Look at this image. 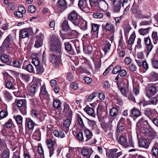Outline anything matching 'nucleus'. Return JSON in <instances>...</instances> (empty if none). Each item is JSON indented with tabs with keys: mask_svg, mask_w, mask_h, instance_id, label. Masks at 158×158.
<instances>
[{
	"mask_svg": "<svg viewBox=\"0 0 158 158\" xmlns=\"http://www.w3.org/2000/svg\"><path fill=\"white\" fill-rule=\"evenodd\" d=\"M53 135L56 137H60L61 138H64L65 136L64 132L61 130H58L55 129L53 131Z\"/></svg>",
	"mask_w": 158,
	"mask_h": 158,
	"instance_id": "6ab92c4d",
	"label": "nucleus"
},
{
	"mask_svg": "<svg viewBox=\"0 0 158 158\" xmlns=\"http://www.w3.org/2000/svg\"><path fill=\"white\" fill-rule=\"evenodd\" d=\"M144 42L146 45L147 55H148L153 48V45L151 42V39L149 36L144 38Z\"/></svg>",
	"mask_w": 158,
	"mask_h": 158,
	"instance_id": "1a4fd4ad",
	"label": "nucleus"
},
{
	"mask_svg": "<svg viewBox=\"0 0 158 158\" xmlns=\"http://www.w3.org/2000/svg\"><path fill=\"white\" fill-rule=\"evenodd\" d=\"M149 94H147L148 98L156 95L158 92V83L152 84L148 88Z\"/></svg>",
	"mask_w": 158,
	"mask_h": 158,
	"instance_id": "423d86ee",
	"label": "nucleus"
},
{
	"mask_svg": "<svg viewBox=\"0 0 158 158\" xmlns=\"http://www.w3.org/2000/svg\"><path fill=\"white\" fill-rule=\"evenodd\" d=\"M123 154L122 152L117 148L110 149L106 153L108 158H120Z\"/></svg>",
	"mask_w": 158,
	"mask_h": 158,
	"instance_id": "f03ea898",
	"label": "nucleus"
},
{
	"mask_svg": "<svg viewBox=\"0 0 158 158\" xmlns=\"http://www.w3.org/2000/svg\"><path fill=\"white\" fill-rule=\"evenodd\" d=\"M20 112L23 115L26 114V100L20 99Z\"/></svg>",
	"mask_w": 158,
	"mask_h": 158,
	"instance_id": "4468645a",
	"label": "nucleus"
},
{
	"mask_svg": "<svg viewBox=\"0 0 158 158\" xmlns=\"http://www.w3.org/2000/svg\"><path fill=\"white\" fill-rule=\"evenodd\" d=\"M150 28V27H148L145 29H140L139 30V32L140 35H143L148 33Z\"/></svg>",
	"mask_w": 158,
	"mask_h": 158,
	"instance_id": "49530a36",
	"label": "nucleus"
},
{
	"mask_svg": "<svg viewBox=\"0 0 158 158\" xmlns=\"http://www.w3.org/2000/svg\"><path fill=\"white\" fill-rule=\"evenodd\" d=\"M101 65V61L100 60H97L94 63L95 69L94 72L95 73L97 72L98 69H100Z\"/></svg>",
	"mask_w": 158,
	"mask_h": 158,
	"instance_id": "a19ab883",
	"label": "nucleus"
},
{
	"mask_svg": "<svg viewBox=\"0 0 158 158\" xmlns=\"http://www.w3.org/2000/svg\"><path fill=\"white\" fill-rule=\"evenodd\" d=\"M141 115V113L140 110L137 108L134 107L131 111L130 116L135 119Z\"/></svg>",
	"mask_w": 158,
	"mask_h": 158,
	"instance_id": "ddd939ff",
	"label": "nucleus"
},
{
	"mask_svg": "<svg viewBox=\"0 0 158 158\" xmlns=\"http://www.w3.org/2000/svg\"><path fill=\"white\" fill-rule=\"evenodd\" d=\"M101 126L103 129L106 133H107L110 130H111L110 129V127L106 123L102 124Z\"/></svg>",
	"mask_w": 158,
	"mask_h": 158,
	"instance_id": "864d4df0",
	"label": "nucleus"
},
{
	"mask_svg": "<svg viewBox=\"0 0 158 158\" xmlns=\"http://www.w3.org/2000/svg\"><path fill=\"white\" fill-rule=\"evenodd\" d=\"M157 135L156 133L153 130L150 131L148 134V138L152 140Z\"/></svg>",
	"mask_w": 158,
	"mask_h": 158,
	"instance_id": "e433bc0d",
	"label": "nucleus"
},
{
	"mask_svg": "<svg viewBox=\"0 0 158 158\" xmlns=\"http://www.w3.org/2000/svg\"><path fill=\"white\" fill-rule=\"evenodd\" d=\"M91 6H98V5L100 0H89Z\"/></svg>",
	"mask_w": 158,
	"mask_h": 158,
	"instance_id": "e2e57ef3",
	"label": "nucleus"
},
{
	"mask_svg": "<svg viewBox=\"0 0 158 158\" xmlns=\"http://www.w3.org/2000/svg\"><path fill=\"white\" fill-rule=\"evenodd\" d=\"M13 42L12 36L11 34L9 35L4 40L3 44H5L6 48H9L10 43Z\"/></svg>",
	"mask_w": 158,
	"mask_h": 158,
	"instance_id": "f3484780",
	"label": "nucleus"
},
{
	"mask_svg": "<svg viewBox=\"0 0 158 158\" xmlns=\"http://www.w3.org/2000/svg\"><path fill=\"white\" fill-rule=\"evenodd\" d=\"M104 27L106 31H114V27L113 25L110 22L106 23Z\"/></svg>",
	"mask_w": 158,
	"mask_h": 158,
	"instance_id": "473e14b6",
	"label": "nucleus"
},
{
	"mask_svg": "<svg viewBox=\"0 0 158 158\" xmlns=\"http://www.w3.org/2000/svg\"><path fill=\"white\" fill-rule=\"evenodd\" d=\"M118 125H126V122L125 118L121 117L118 123Z\"/></svg>",
	"mask_w": 158,
	"mask_h": 158,
	"instance_id": "0e129e2a",
	"label": "nucleus"
},
{
	"mask_svg": "<svg viewBox=\"0 0 158 158\" xmlns=\"http://www.w3.org/2000/svg\"><path fill=\"white\" fill-rule=\"evenodd\" d=\"M117 86L121 94L124 96L127 97L130 93L128 88V82L127 81L126 83L122 84L121 86L119 85L118 82L117 83Z\"/></svg>",
	"mask_w": 158,
	"mask_h": 158,
	"instance_id": "7ed1b4c3",
	"label": "nucleus"
},
{
	"mask_svg": "<svg viewBox=\"0 0 158 158\" xmlns=\"http://www.w3.org/2000/svg\"><path fill=\"white\" fill-rule=\"evenodd\" d=\"M0 57L2 61L4 63L8 62L9 60L8 56L5 54L0 56Z\"/></svg>",
	"mask_w": 158,
	"mask_h": 158,
	"instance_id": "8fccbe9b",
	"label": "nucleus"
},
{
	"mask_svg": "<svg viewBox=\"0 0 158 158\" xmlns=\"http://www.w3.org/2000/svg\"><path fill=\"white\" fill-rule=\"evenodd\" d=\"M111 44L108 42H107L102 47V49L103 50L104 54L105 55L106 53L108 52L110 49Z\"/></svg>",
	"mask_w": 158,
	"mask_h": 158,
	"instance_id": "f704fd0d",
	"label": "nucleus"
},
{
	"mask_svg": "<svg viewBox=\"0 0 158 158\" xmlns=\"http://www.w3.org/2000/svg\"><path fill=\"white\" fill-rule=\"evenodd\" d=\"M84 110L88 114L92 116H94L95 115L94 109L89 106H86Z\"/></svg>",
	"mask_w": 158,
	"mask_h": 158,
	"instance_id": "393cba45",
	"label": "nucleus"
},
{
	"mask_svg": "<svg viewBox=\"0 0 158 158\" xmlns=\"http://www.w3.org/2000/svg\"><path fill=\"white\" fill-rule=\"evenodd\" d=\"M121 67L119 65L116 66L113 69L112 73L113 74H115L119 72L121 69Z\"/></svg>",
	"mask_w": 158,
	"mask_h": 158,
	"instance_id": "13d9d810",
	"label": "nucleus"
},
{
	"mask_svg": "<svg viewBox=\"0 0 158 158\" xmlns=\"http://www.w3.org/2000/svg\"><path fill=\"white\" fill-rule=\"evenodd\" d=\"M119 112L118 109L115 107H113L110 111V115L112 117H116L118 115Z\"/></svg>",
	"mask_w": 158,
	"mask_h": 158,
	"instance_id": "7c9ffc66",
	"label": "nucleus"
},
{
	"mask_svg": "<svg viewBox=\"0 0 158 158\" xmlns=\"http://www.w3.org/2000/svg\"><path fill=\"white\" fill-rule=\"evenodd\" d=\"M61 55L52 53L50 54V60L52 63L54 64H58L60 62Z\"/></svg>",
	"mask_w": 158,
	"mask_h": 158,
	"instance_id": "9d476101",
	"label": "nucleus"
},
{
	"mask_svg": "<svg viewBox=\"0 0 158 158\" xmlns=\"http://www.w3.org/2000/svg\"><path fill=\"white\" fill-rule=\"evenodd\" d=\"M38 85L36 84H33L31 85L28 89V92L30 95L33 96L35 94L38 90Z\"/></svg>",
	"mask_w": 158,
	"mask_h": 158,
	"instance_id": "2eb2a0df",
	"label": "nucleus"
},
{
	"mask_svg": "<svg viewBox=\"0 0 158 158\" xmlns=\"http://www.w3.org/2000/svg\"><path fill=\"white\" fill-rule=\"evenodd\" d=\"M0 27L4 30H6L8 28L7 25L2 19H0Z\"/></svg>",
	"mask_w": 158,
	"mask_h": 158,
	"instance_id": "79ce46f5",
	"label": "nucleus"
},
{
	"mask_svg": "<svg viewBox=\"0 0 158 158\" xmlns=\"http://www.w3.org/2000/svg\"><path fill=\"white\" fill-rule=\"evenodd\" d=\"M64 112L68 114L69 116H71L72 114V111L67 104L64 105Z\"/></svg>",
	"mask_w": 158,
	"mask_h": 158,
	"instance_id": "c756f323",
	"label": "nucleus"
},
{
	"mask_svg": "<svg viewBox=\"0 0 158 158\" xmlns=\"http://www.w3.org/2000/svg\"><path fill=\"white\" fill-rule=\"evenodd\" d=\"M76 137L77 139L81 142L85 141L84 139V137L83 135V134L81 132H79L76 135Z\"/></svg>",
	"mask_w": 158,
	"mask_h": 158,
	"instance_id": "3c124183",
	"label": "nucleus"
},
{
	"mask_svg": "<svg viewBox=\"0 0 158 158\" xmlns=\"http://www.w3.org/2000/svg\"><path fill=\"white\" fill-rule=\"evenodd\" d=\"M65 49L68 52H71L72 51V47L68 42L64 43Z\"/></svg>",
	"mask_w": 158,
	"mask_h": 158,
	"instance_id": "5fc2aeb1",
	"label": "nucleus"
},
{
	"mask_svg": "<svg viewBox=\"0 0 158 158\" xmlns=\"http://www.w3.org/2000/svg\"><path fill=\"white\" fill-rule=\"evenodd\" d=\"M3 93L7 99L10 100L12 99V97L8 92L5 91L3 92Z\"/></svg>",
	"mask_w": 158,
	"mask_h": 158,
	"instance_id": "bf43d9fd",
	"label": "nucleus"
},
{
	"mask_svg": "<svg viewBox=\"0 0 158 158\" xmlns=\"http://www.w3.org/2000/svg\"><path fill=\"white\" fill-rule=\"evenodd\" d=\"M156 97H154L150 99L149 101V104L156 105L158 102Z\"/></svg>",
	"mask_w": 158,
	"mask_h": 158,
	"instance_id": "4d7b16f0",
	"label": "nucleus"
},
{
	"mask_svg": "<svg viewBox=\"0 0 158 158\" xmlns=\"http://www.w3.org/2000/svg\"><path fill=\"white\" fill-rule=\"evenodd\" d=\"M135 38V34L132 33L130 36L128 41V44L131 47L134 42Z\"/></svg>",
	"mask_w": 158,
	"mask_h": 158,
	"instance_id": "c9c22d12",
	"label": "nucleus"
},
{
	"mask_svg": "<svg viewBox=\"0 0 158 158\" xmlns=\"http://www.w3.org/2000/svg\"><path fill=\"white\" fill-rule=\"evenodd\" d=\"M114 6L113 9L115 12L120 11L121 8V2L120 1H113Z\"/></svg>",
	"mask_w": 158,
	"mask_h": 158,
	"instance_id": "cd10ccee",
	"label": "nucleus"
},
{
	"mask_svg": "<svg viewBox=\"0 0 158 158\" xmlns=\"http://www.w3.org/2000/svg\"><path fill=\"white\" fill-rule=\"evenodd\" d=\"M97 93L94 92L90 95L87 98V100L89 102H91L93 99L96 96Z\"/></svg>",
	"mask_w": 158,
	"mask_h": 158,
	"instance_id": "680f3d73",
	"label": "nucleus"
},
{
	"mask_svg": "<svg viewBox=\"0 0 158 158\" xmlns=\"http://www.w3.org/2000/svg\"><path fill=\"white\" fill-rule=\"evenodd\" d=\"M122 6L123 7L127 6L125 9L124 11H128L130 8V4L128 2V0H123L122 3Z\"/></svg>",
	"mask_w": 158,
	"mask_h": 158,
	"instance_id": "09e8293b",
	"label": "nucleus"
},
{
	"mask_svg": "<svg viewBox=\"0 0 158 158\" xmlns=\"http://www.w3.org/2000/svg\"><path fill=\"white\" fill-rule=\"evenodd\" d=\"M71 121L70 119H67L64 122V126L66 128L69 127L71 124Z\"/></svg>",
	"mask_w": 158,
	"mask_h": 158,
	"instance_id": "69168bd1",
	"label": "nucleus"
},
{
	"mask_svg": "<svg viewBox=\"0 0 158 158\" xmlns=\"http://www.w3.org/2000/svg\"><path fill=\"white\" fill-rule=\"evenodd\" d=\"M37 73L38 74H42L44 71V68L43 66L40 64L36 67Z\"/></svg>",
	"mask_w": 158,
	"mask_h": 158,
	"instance_id": "58836bf2",
	"label": "nucleus"
},
{
	"mask_svg": "<svg viewBox=\"0 0 158 158\" xmlns=\"http://www.w3.org/2000/svg\"><path fill=\"white\" fill-rule=\"evenodd\" d=\"M82 155L85 156H86L89 154V152L87 148H83L82 149L81 151Z\"/></svg>",
	"mask_w": 158,
	"mask_h": 158,
	"instance_id": "052dcab7",
	"label": "nucleus"
},
{
	"mask_svg": "<svg viewBox=\"0 0 158 158\" xmlns=\"http://www.w3.org/2000/svg\"><path fill=\"white\" fill-rule=\"evenodd\" d=\"M50 50L53 53L61 55L63 53L62 43L59 37L55 35H52L50 38Z\"/></svg>",
	"mask_w": 158,
	"mask_h": 158,
	"instance_id": "f257e3e1",
	"label": "nucleus"
},
{
	"mask_svg": "<svg viewBox=\"0 0 158 158\" xmlns=\"http://www.w3.org/2000/svg\"><path fill=\"white\" fill-rule=\"evenodd\" d=\"M20 100L16 99L15 102L13 104L14 109V118L18 125H20V115L17 114V110L15 109L16 107H18V109L20 110Z\"/></svg>",
	"mask_w": 158,
	"mask_h": 158,
	"instance_id": "20e7f679",
	"label": "nucleus"
},
{
	"mask_svg": "<svg viewBox=\"0 0 158 158\" xmlns=\"http://www.w3.org/2000/svg\"><path fill=\"white\" fill-rule=\"evenodd\" d=\"M76 117L77 119L78 123L81 126V127H83L84 126V124L81 115L77 114L76 115Z\"/></svg>",
	"mask_w": 158,
	"mask_h": 158,
	"instance_id": "4c0bfd02",
	"label": "nucleus"
},
{
	"mask_svg": "<svg viewBox=\"0 0 158 158\" xmlns=\"http://www.w3.org/2000/svg\"><path fill=\"white\" fill-rule=\"evenodd\" d=\"M9 152L8 149H4V151L2 153V158H9Z\"/></svg>",
	"mask_w": 158,
	"mask_h": 158,
	"instance_id": "de8ad7c7",
	"label": "nucleus"
},
{
	"mask_svg": "<svg viewBox=\"0 0 158 158\" xmlns=\"http://www.w3.org/2000/svg\"><path fill=\"white\" fill-rule=\"evenodd\" d=\"M143 18H147L148 20L143 21L140 22V26L148 25L152 23V18L150 16H144L143 17Z\"/></svg>",
	"mask_w": 158,
	"mask_h": 158,
	"instance_id": "5701e85b",
	"label": "nucleus"
},
{
	"mask_svg": "<svg viewBox=\"0 0 158 158\" xmlns=\"http://www.w3.org/2000/svg\"><path fill=\"white\" fill-rule=\"evenodd\" d=\"M118 143L125 148L132 146L131 142L129 141L128 143L127 139L123 136H121L119 138Z\"/></svg>",
	"mask_w": 158,
	"mask_h": 158,
	"instance_id": "f8f14e48",
	"label": "nucleus"
},
{
	"mask_svg": "<svg viewBox=\"0 0 158 158\" xmlns=\"http://www.w3.org/2000/svg\"><path fill=\"white\" fill-rule=\"evenodd\" d=\"M152 37L154 43L156 44L157 43L158 39L157 32L153 31L152 35Z\"/></svg>",
	"mask_w": 158,
	"mask_h": 158,
	"instance_id": "c03bdc74",
	"label": "nucleus"
},
{
	"mask_svg": "<svg viewBox=\"0 0 158 158\" xmlns=\"http://www.w3.org/2000/svg\"><path fill=\"white\" fill-rule=\"evenodd\" d=\"M57 9L60 12H62L67 7V2L65 0H58Z\"/></svg>",
	"mask_w": 158,
	"mask_h": 158,
	"instance_id": "9b49d317",
	"label": "nucleus"
},
{
	"mask_svg": "<svg viewBox=\"0 0 158 158\" xmlns=\"http://www.w3.org/2000/svg\"><path fill=\"white\" fill-rule=\"evenodd\" d=\"M80 27L83 30H85L87 28V22L83 19L80 20L78 23Z\"/></svg>",
	"mask_w": 158,
	"mask_h": 158,
	"instance_id": "b1692460",
	"label": "nucleus"
},
{
	"mask_svg": "<svg viewBox=\"0 0 158 158\" xmlns=\"http://www.w3.org/2000/svg\"><path fill=\"white\" fill-rule=\"evenodd\" d=\"M61 103L58 99H53V106L54 107L58 108L60 107Z\"/></svg>",
	"mask_w": 158,
	"mask_h": 158,
	"instance_id": "37998d69",
	"label": "nucleus"
},
{
	"mask_svg": "<svg viewBox=\"0 0 158 158\" xmlns=\"http://www.w3.org/2000/svg\"><path fill=\"white\" fill-rule=\"evenodd\" d=\"M4 77V79L6 82L8 81H13L14 80L13 78L9 75L7 72L3 73Z\"/></svg>",
	"mask_w": 158,
	"mask_h": 158,
	"instance_id": "ea45409f",
	"label": "nucleus"
},
{
	"mask_svg": "<svg viewBox=\"0 0 158 158\" xmlns=\"http://www.w3.org/2000/svg\"><path fill=\"white\" fill-rule=\"evenodd\" d=\"M61 27L63 30L65 31H67L70 28L68 21L67 20H64L63 21L61 26Z\"/></svg>",
	"mask_w": 158,
	"mask_h": 158,
	"instance_id": "c85d7f7f",
	"label": "nucleus"
},
{
	"mask_svg": "<svg viewBox=\"0 0 158 158\" xmlns=\"http://www.w3.org/2000/svg\"><path fill=\"white\" fill-rule=\"evenodd\" d=\"M47 143L49 148L55 147V142L51 139H47L46 141Z\"/></svg>",
	"mask_w": 158,
	"mask_h": 158,
	"instance_id": "603ef678",
	"label": "nucleus"
},
{
	"mask_svg": "<svg viewBox=\"0 0 158 158\" xmlns=\"http://www.w3.org/2000/svg\"><path fill=\"white\" fill-rule=\"evenodd\" d=\"M99 28V25L96 24H93L92 26V30L91 32H93L95 33V35H97L98 33V30Z\"/></svg>",
	"mask_w": 158,
	"mask_h": 158,
	"instance_id": "2f4dec72",
	"label": "nucleus"
},
{
	"mask_svg": "<svg viewBox=\"0 0 158 158\" xmlns=\"http://www.w3.org/2000/svg\"><path fill=\"white\" fill-rule=\"evenodd\" d=\"M85 135L84 139L85 141H87L90 139L93 136L92 132L88 129H86L84 131Z\"/></svg>",
	"mask_w": 158,
	"mask_h": 158,
	"instance_id": "dca6fc26",
	"label": "nucleus"
},
{
	"mask_svg": "<svg viewBox=\"0 0 158 158\" xmlns=\"http://www.w3.org/2000/svg\"><path fill=\"white\" fill-rule=\"evenodd\" d=\"M28 35L29 34L27 29H23L20 31V37H21L22 38H23L27 37Z\"/></svg>",
	"mask_w": 158,
	"mask_h": 158,
	"instance_id": "a18cd8bd",
	"label": "nucleus"
},
{
	"mask_svg": "<svg viewBox=\"0 0 158 158\" xmlns=\"http://www.w3.org/2000/svg\"><path fill=\"white\" fill-rule=\"evenodd\" d=\"M149 79L152 81L157 80H158V74L154 72H151L150 74Z\"/></svg>",
	"mask_w": 158,
	"mask_h": 158,
	"instance_id": "72a5a7b5",
	"label": "nucleus"
},
{
	"mask_svg": "<svg viewBox=\"0 0 158 158\" xmlns=\"http://www.w3.org/2000/svg\"><path fill=\"white\" fill-rule=\"evenodd\" d=\"M88 0H79L78 6L81 10L84 12L87 13L90 10V8L87 4Z\"/></svg>",
	"mask_w": 158,
	"mask_h": 158,
	"instance_id": "6e6552de",
	"label": "nucleus"
},
{
	"mask_svg": "<svg viewBox=\"0 0 158 158\" xmlns=\"http://www.w3.org/2000/svg\"><path fill=\"white\" fill-rule=\"evenodd\" d=\"M26 69L30 73H32L34 72V69L32 65L31 64H27L26 66Z\"/></svg>",
	"mask_w": 158,
	"mask_h": 158,
	"instance_id": "338daca9",
	"label": "nucleus"
},
{
	"mask_svg": "<svg viewBox=\"0 0 158 158\" xmlns=\"http://www.w3.org/2000/svg\"><path fill=\"white\" fill-rule=\"evenodd\" d=\"M126 126L124 125H117L116 128V132L118 135H121L125 130Z\"/></svg>",
	"mask_w": 158,
	"mask_h": 158,
	"instance_id": "bb28decb",
	"label": "nucleus"
},
{
	"mask_svg": "<svg viewBox=\"0 0 158 158\" xmlns=\"http://www.w3.org/2000/svg\"><path fill=\"white\" fill-rule=\"evenodd\" d=\"M98 6L103 10H106L108 8V4L105 0H100Z\"/></svg>",
	"mask_w": 158,
	"mask_h": 158,
	"instance_id": "412c9836",
	"label": "nucleus"
},
{
	"mask_svg": "<svg viewBox=\"0 0 158 158\" xmlns=\"http://www.w3.org/2000/svg\"><path fill=\"white\" fill-rule=\"evenodd\" d=\"M26 124L28 128L32 130L33 129L35 125V123L30 118L26 119Z\"/></svg>",
	"mask_w": 158,
	"mask_h": 158,
	"instance_id": "4be33fe9",
	"label": "nucleus"
},
{
	"mask_svg": "<svg viewBox=\"0 0 158 158\" xmlns=\"http://www.w3.org/2000/svg\"><path fill=\"white\" fill-rule=\"evenodd\" d=\"M151 152L152 155L156 157L158 155V143L155 142L152 146Z\"/></svg>",
	"mask_w": 158,
	"mask_h": 158,
	"instance_id": "a211bd4d",
	"label": "nucleus"
},
{
	"mask_svg": "<svg viewBox=\"0 0 158 158\" xmlns=\"http://www.w3.org/2000/svg\"><path fill=\"white\" fill-rule=\"evenodd\" d=\"M43 95L45 98H48L49 97V95L48 93L45 86L44 85L42 86L41 89L40 95Z\"/></svg>",
	"mask_w": 158,
	"mask_h": 158,
	"instance_id": "a878e982",
	"label": "nucleus"
},
{
	"mask_svg": "<svg viewBox=\"0 0 158 158\" xmlns=\"http://www.w3.org/2000/svg\"><path fill=\"white\" fill-rule=\"evenodd\" d=\"M68 19L71 21L75 26H78V15L75 10L73 11L68 15Z\"/></svg>",
	"mask_w": 158,
	"mask_h": 158,
	"instance_id": "39448f33",
	"label": "nucleus"
},
{
	"mask_svg": "<svg viewBox=\"0 0 158 158\" xmlns=\"http://www.w3.org/2000/svg\"><path fill=\"white\" fill-rule=\"evenodd\" d=\"M145 114L151 120L152 122L157 127H158V119L154 118L151 116L153 112L149 108L146 109L144 111Z\"/></svg>",
	"mask_w": 158,
	"mask_h": 158,
	"instance_id": "0eeeda50",
	"label": "nucleus"
},
{
	"mask_svg": "<svg viewBox=\"0 0 158 158\" xmlns=\"http://www.w3.org/2000/svg\"><path fill=\"white\" fill-rule=\"evenodd\" d=\"M23 156L24 158H30V156L27 149L24 147L23 148Z\"/></svg>",
	"mask_w": 158,
	"mask_h": 158,
	"instance_id": "774afa93",
	"label": "nucleus"
},
{
	"mask_svg": "<svg viewBox=\"0 0 158 158\" xmlns=\"http://www.w3.org/2000/svg\"><path fill=\"white\" fill-rule=\"evenodd\" d=\"M139 144L140 147L148 149L149 145V144L147 142V140L145 139L142 138L139 141Z\"/></svg>",
	"mask_w": 158,
	"mask_h": 158,
	"instance_id": "aec40b11",
	"label": "nucleus"
},
{
	"mask_svg": "<svg viewBox=\"0 0 158 158\" xmlns=\"http://www.w3.org/2000/svg\"><path fill=\"white\" fill-rule=\"evenodd\" d=\"M8 114V112L5 110H2L0 112V120L6 117Z\"/></svg>",
	"mask_w": 158,
	"mask_h": 158,
	"instance_id": "6e6d98bb",
	"label": "nucleus"
}]
</instances>
